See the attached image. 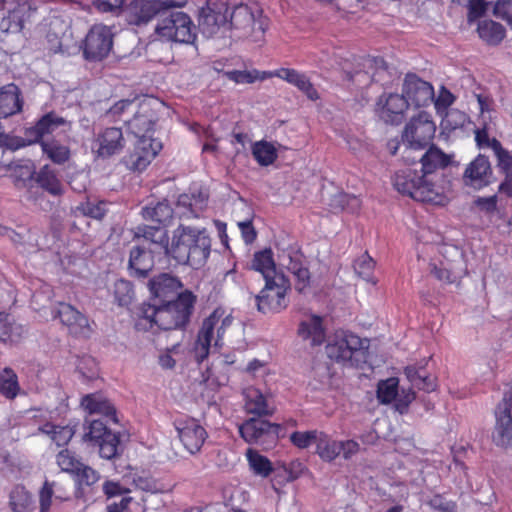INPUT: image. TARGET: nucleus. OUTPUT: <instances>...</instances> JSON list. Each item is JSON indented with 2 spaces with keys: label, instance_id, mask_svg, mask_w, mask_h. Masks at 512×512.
<instances>
[{
  "label": "nucleus",
  "instance_id": "1",
  "mask_svg": "<svg viewBox=\"0 0 512 512\" xmlns=\"http://www.w3.org/2000/svg\"><path fill=\"white\" fill-rule=\"evenodd\" d=\"M135 236L163 245L167 255L178 264L189 265L194 269L202 267L211 252V239L205 230L189 226H180L174 232L170 246L167 231L159 226L139 225Z\"/></svg>",
  "mask_w": 512,
  "mask_h": 512
},
{
  "label": "nucleus",
  "instance_id": "2",
  "mask_svg": "<svg viewBox=\"0 0 512 512\" xmlns=\"http://www.w3.org/2000/svg\"><path fill=\"white\" fill-rule=\"evenodd\" d=\"M196 302V295L190 290H185L174 300L142 303L138 311L136 329L151 330L157 327L161 330H175L185 328L190 322Z\"/></svg>",
  "mask_w": 512,
  "mask_h": 512
},
{
  "label": "nucleus",
  "instance_id": "3",
  "mask_svg": "<svg viewBox=\"0 0 512 512\" xmlns=\"http://www.w3.org/2000/svg\"><path fill=\"white\" fill-rule=\"evenodd\" d=\"M393 185L400 194L418 202L443 206L448 201L444 188L420 169L406 167L397 171L393 177Z\"/></svg>",
  "mask_w": 512,
  "mask_h": 512
},
{
  "label": "nucleus",
  "instance_id": "4",
  "mask_svg": "<svg viewBox=\"0 0 512 512\" xmlns=\"http://www.w3.org/2000/svg\"><path fill=\"white\" fill-rule=\"evenodd\" d=\"M232 322V316L226 315V310L223 307L215 308L212 313L203 320L194 346L195 360L198 364H201L209 356L213 340L214 346H222L223 336Z\"/></svg>",
  "mask_w": 512,
  "mask_h": 512
},
{
  "label": "nucleus",
  "instance_id": "5",
  "mask_svg": "<svg viewBox=\"0 0 512 512\" xmlns=\"http://www.w3.org/2000/svg\"><path fill=\"white\" fill-rule=\"evenodd\" d=\"M37 0H0L3 16L0 30L5 33H19L26 24H31L40 16Z\"/></svg>",
  "mask_w": 512,
  "mask_h": 512
},
{
  "label": "nucleus",
  "instance_id": "6",
  "mask_svg": "<svg viewBox=\"0 0 512 512\" xmlns=\"http://www.w3.org/2000/svg\"><path fill=\"white\" fill-rule=\"evenodd\" d=\"M291 289L289 278L280 275L265 280L264 287L254 296L257 310L263 314L279 313L287 308L289 300L288 291Z\"/></svg>",
  "mask_w": 512,
  "mask_h": 512
},
{
  "label": "nucleus",
  "instance_id": "7",
  "mask_svg": "<svg viewBox=\"0 0 512 512\" xmlns=\"http://www.w3.org/2000/svg\"><path fill=\"white\" fill-rule=\"evenodd\" d=\"M187 0H131L123 9L128 25L141 27L151 22L158 14L173 8H184Z\"/></svg>",
  "mask_w": 512,
  "mask_h": 512
},
{
  "label": "nucleus",
  "instance_id": "8",
  "mask_svg": "<svg viewBox=\"0 0 512 512\" xmlns=\"http://www.w3.org/2000/svg\"><path fill=\"white\" fill-rule=\"evenodd\" d=\"M328 357L337 363L357 366L364 356L362 339L350 331H336L326 346Z\"/></svg>",
  "mask_w": 512,
  "mask_h": 512
},
{
  "label": "nucleus",
  "instance_id": "9",
  "mask_svg": "<svg viewBox=\"0 0 512 512\" xmlns=\"http://www.w3.org/2000/svg\"><path fill=\"white\" fill-rule=\"evenodd\" d=\"M155 34L166 41L185 44H191L196 39L195 25L184 12H171L162 17L155 27Z\"/></svg>",
  "mask_w": 512,
  "mask_h": 512
},
{
  "label": "nucleus",
  "instance_id": "10",
  "mask_svg": "<svg viewBox=\"0 0 512 512\" xmlns=\"http://www.w3.org/2000/svg\"><path fill=\"white\" fill-rule=\"evenodd\" d=\"M115 33L112 26L96 23L88 30L81 48L83 56L89 61H102L113 48Z\"/></svg>",
  "mask_w": 512,
  "mask_h": 512
},
{
  "label": "nucleus",
  "instance_id": "11",
  "mask_svg": "<svg viewBox=\"0 0 512 512\" xmlns=\"http://www.w3.org/2000/svg\"><path fill=\"white\" fill-rule=\"evenodd\" d=\"M436 132V125L431 114L420 111L406 124L402 140L409 149L421 150L430 145Z\"/></svg>",
  "mask_w": 512,
  "mask_h": 512
},
{
  "label": "nucleus",
  "instance_id": "12",
  "mask_svg": "<svg viewBox=\"0 0 512 512\" xmlns=\"http://www.w3.org/2000/svg\"><path fill=\"white\" fill-rule=\"evenodd\" d=\"M279 266L285 268L294 276L295 289L298 293H304L311 285V273L307 266L306 257L298 247L288 246L282 249L278 255Z\"/></svg>",
  "mask_w": 512,
  "mask_h": 512
},
{
  "label": "nucleus",
  "instance_id": "13",
  "mask_svg": "<svg viewBox=\"0 0 512 512\" xmlns=\"http://www.w3.org/2000/svg\"><path fill=\"white\" fill-rule=\"evenodd\" d=\"M173 426L180 442L190 454H197L201 451L208 438V433L198 419L181 415L174 419Z\"/></svg>",
  "mask_w": 512,
  "mask_h": 512
},
{
  "label": "nucleus",
  "instance_id": "14",
  "mask_svg": "<svg viewBox=\"0 0 512 512\" xmlns=\"http://www.w3.org/2000/svg\"><path fill=\"white\" fill-rule=\"evenodd\" d=\"M495 427L492 434L493 442L497 446L508 447L512 445V379L504 393L502 400L495 408Z\"/></svg>",
  "mask_w": 512,
  "mask_h": 512
},
{
  "label": "nucleus",
  "instance_id": "15",
  "mask_svg": "<svg viewBox=\"0 0 512 512\" xmlns=\"http://www.w3.org/2000/svg\"><path fill=\"white\" fill-rule=\"evenodd\" d=\"M408 100L402 94L383 93L374 105V113L386 124L399 125L406 117Z\"/></svg>",
  "mask_w": 512,
  "mask_h": 512
},
{
  "label": "nucleus",
  "instance_id": "16",
  "mask_svg": "<svg viewBox=\"0 0 512 512\" xmlns=\"http://www.w3.org/2000/svg\"><path fill=\"white\" fill-rule=\"evenodd\" d=\"M162 149V143L153 137L137 139L133 150L124 157L125 166L134 172L144 171Z\"/></svg>",
  "mask_w": 512,
  "mask_h": 512
},
{
  "label": "nucleus",
  "instance_id": "17",
  "mask_svg": "<svg viewBox=\"0 0 512 512\" xmlns=\"http://www.w3.org/2000/svg\"><path fill=\"white\" fill-rule=\"evenodd\" d=\"M125 147L123 131L120 127H105L94 134L91 142L92 152L102 159H108L120 153Z\"/></svg>",
  "mask_w": 512,
  "mask_h": 512
},
{
  "label": "nucleus",
  "instance_id": "18",
  "mask_svg": "<svg viewBox=\"0 0 512 512\" xmlns=\"http://www.w3.org/2000/svg\"><path fill=\"white\" fill-rule=\"evenodd\" d=\"M229 12L226 0H207L199 14V24L204 33L212 35L220 27L228 26Z\"/></svg>",
  "mask_w": 512,
  "mask_h": 512
},
{
  "label": "nucleus",
  "instance_id": "19",
  "mask_svg": "<svg viewBox=\"0 0 512 512\" xmlns=\"http://www.w3.org/2000/svg\"><path fill=\"white\" fill-rule=\"evenodd\" d=\"M493 169L489 158L478 154L465 168L462 180L465 186L480 190L493 182Z\"/></svg>",
  "mask_w": 512,
  "mask_h": 512
},
{
  "label": "nucleus",
  "instance_id": "20",
  "mask_svg": "<svg viewBox=\"0 0 512 512\" xmlns=\"http://www.w3.org/2000/svg\"><path fill=\"white\" fill-rule=\"evenodd\" d=\"M402 95L410 104L416 107L429 106L434 101V88L431 83L422 80L416 74H407L403 87Z\"/></svg>",
  "mask_w": 512,
  "mask_h": 512
},
{
  "label": "nucleus",
  "instance_id": "21",
  "mask_svg": "<svg viewBox=\"0 0 512 512\" xmlns=\"http://www.w3.org/2000/svg\"><path fill=\"white\" fill-rule=\"evenodd\" d=\"M54 317L59 318L75 337L88 338L92 333L88 318L71 304L60 302Z\"/></svg>",
  "mask_w": 512,
  "mask_h": 512
},
{
  "label": "nucleus",
  "instance_id": "22",
  "mask_svg": "<svg viewBox=\"0 0 512 512\" xmlns=\"http://www.w3.org/2000/svg\"><path fill=\"white\" fill-rule=\"evenodd\" d=\"M138 109L130 120H124L127 129L137 139L144 137H153L155 126L158 121L156 111L150 106L149 103H139Z\"/></svg>",
  "mask_w": 512,
  "mask_h": 512
},
{
  "label": "nucleus",
  "instance_id": "23",
  "mask_svg": "<svg viewBox=\"0 0 512 512\" xmlns=\"http://www.w3.org/2000/svg\"><path fill=\"white\" fill-rule=\"evenodd\" d=\"M149 290L153 303L174 300L183 287L182 282L176 276L169 273H160L149 280Z\"/></svg>",
  "mask_w": 512,
  "mask_h": 512
},
{
  "label": "nucleus",
  "instance_id": "24",
  "mask_svg": "<svg viewBox=\"0 0 512 512\" xmlns=\"http://www.w3.org/2000/svg\"><path fill=\"white\" fill-rule=\"evenodd\" d=\"M278 424L271 423L261 417H251L238 426L241 438L248 444H258L269 435H276Z\"/></svg>",
  "mask_w": 512,
  "mask_h": 512
},
{
  "label": "nucleus",
  "instance_id": "25",
  "mask_svg": "<svg viewBox=\"0 0 512 512\" xmlns=\"http://www.w3.org/2000/svg\"><path fill=\"white\" fill-rule=\"evenodd\" d=\"M68 121L56 113L49 111L43 114L33 126L25 128L24 135L29 137L30 142L40 143L44 140L45 135H50L58 128L66 126Z\"/></svg>",
  "mask_w": 512,
  "mask_h": 512
},
{
  "label": "nucleus",
  "instance_id": "26",
  "mask_svg": "<svg viewBox=\"0 0 512 512\" xmlns=\"http://www.w3.org/2000/svg\"><path fill=\"white\" fill-rule=\"evenodd\" d=\"M46 39L55 51L62 49V39L71 30V19L61 13L55 12L46 19Z\"/></svg>",
  "mask_w": 512,
  "mask_h": 512
},
{
  "label": "nucleus",
  "instance_id": "27",
  "mask_svg": "<svg viewBox=\"0 0 512 512\" xmlns=\"http://www.w3.org/2000/svg\"><path fill=\"white\" fill-rule=\"evenodd\" d=\"M60 501H68L70 499V485L69 482L66 481H48L46 480L43 483L39 491V502H40V511L39 512H49L52 498Z\"/></svg>",
  "mask_w": 512,
  "mask_h": 512
},
{
  "label": "nucleus",
  "instance_id": "28",
  "mask_svg": "<svg viewBox=\"0 0 512 512\" xmlns=\"http://www.w3.org/2000/svg\"><path fill=\"white\" fill-rule=\"evenodd\" d=\"M81 405L90 415L99 414L105 417L106 422H118L116 408L102 393L85 395L81 400Z\"/></svg>",
  "mask_w": 512,
  "mask_h": 512
},
{
  "label": "nucleus",
  "instance_id": "29",
  "mask_svg": "<svg viewBox=\"0 0 512 512\" xmlns=\"http://www.w3.org/2000/svg\"><path fill=\"white\" fill-rule=\"evenodd\" d=\"M24 100L19 87L10 83L0 88V118H8L20 113Z\"/></svg>",
  "mask_w": 512,
  "mask_h": 512
},
{
  "label": "nucleus",
  "instance_id": "30",
  "mask_svg": "<svg viewBox=\"0 0 512 512\" xmlns=\"http://www.w3.org/2000/svg\"><path fill=\"white\" fill-rule=\"evenodd\" d=\"M420 170L432 181L437 177V171L450 164V157L435 145H430L420 158Z\"/></svg>",
  "mask_w": 512,
  "mask_h": 512
},
{
  "label": "nucleus",
  "instance_id": "31",
  "mask_svg": "<svg viewBox=\"0 0 512 512\" xmlns=\"http://www.w3.org/2000/svg\"><path fill=\"white\" fill-rule=\"evenodd\" d=\"M298 335L303 340H310L311 346L322 345L326 338L323 318L313 314L308 320L301 321L298 327Z\"/></svg>",
  "mask_w": 512,
  "mask_h": 512
},
{
  "label": "nucleus",
  "instance_id": "32",
  "mask_svg": "<svg viewBox=\"0 0 512 512\" xmlns=\"http://www.w3.org/2000/svg\"><path fill=\"white\" fill-rule=\"evenodd\" d=\"M282 80L296 87L309 100L317 101L320 99L319 92L306 73L298 71L294 68H284Z\"/></svg>",
  "mask_w": 512,
  "mask_h": 512
},
{
  "label": "nucleus",
  "instance_id": "33",
  "mask_svg": "<svg viewBox=\"0 0 512 512\" xmlns=\"http://www.w3.org/2000/svg\"><path fill=\"white\" fill-rule=\"evenodd\" d=\"M25 333L24 326L17 323L10 314L0 312V343L10 346L18 344Z\"/></svg>",
  "mask_w": 512,
  "mask_h": 512
},
{
  "label": "nucleus",
  "instance_id": "34",
  "mask_svg": "<svg viewBox=\"0 0 512 512\" xmlns=\"http://www.w3.org/2000/svg\"><path fill=\"white\" fill-rule=\"evenodd\" d=\"M154 266V256L151 251L140 246L133 247L130 251L129 268L132 275L146 277Z\"/></svg>",
  "mask_w": 512,
  "mask_h": 512
},
{
  "label": "nucleus",
  "instance_id": "35",
  "mask_svg": "<svg viewBox=\"0 0 512 512\" xmlns=\"http://www.w3.org/2000/svg\"><path fill=\"white\" fill-rule=\"evenodd\" d=\"M425 364H413L408 365L404 368V374L408 381L419 390H423L425 392H432L436 389L437 383L436 378L429 375L427 372Z\"/></svg>",
  "mask_w": 512,
  "mask_h": 512
},
{
  "label": "nucleus",
  "instance_id": "36",
  "mask_svg": "<svg viewBox=\"0 0 512 512\" xmlns=\"http://www.w3.org/2000/svg\"><path fill=\"white\" fill-rule=\"evenodd\" d=\"M8 506L12 512H32L35 509V501L24 485L16 484L9 491Z\"/></svg>",
  "mask_w": 512,
  "mask_h": 512
},
{
  "label": "nucleus",
  "instance_id": "37",
  "mask_svg": "<svg viewBox=\"0 0 512 512\" xmlns=\"http://www.w3.org/2000/svg\"><path fill=\"white\" fill-rule=\"evenodd\" d=\"M250 269L259 272L264 280L280 275L276 271V263L273 252L270 248L256 251L250 263Z\"/></svg>",
  "mask_w": 512,
  "mask_h": 512
},
{
  "label": "nucleus",
  "instance_id": "38",
  "mask_svg": "<svg viewBox=\"0 0 512 512\" xmlns=\"http://www.w3.org/2000/svg\"><path fill=\"white\" fill-rule=\"evenodd\" d=\"M244 397V409L248 414H253L257 417L272 414V411L269 409L266 397L259 389L253 387L245 389Z\"/></svg>",
  "mask_w": 512,
  "mask_h": 512
},
{
  "label": "nucleus",
  "instance_id": "39",
  "mask_svg": "<svg viewBox=\"0 0 512 512\" xmlns=\"http://www.w3.org/2000/svg\"><path fill=\"white\" fill-rule=\"evenodd\" d=\"M73 476L75 477L76 484V498H83L85 494V488L92 489L93 486L97 484L101 478V475L97 470L84 463L80 466V468L76 470Z\"/></svg>",
  "mask_w": 512,
  "mask_h": 512
},
{
  "label": "nucleus",
  "instance_id": "40",
  "mask_svg": "<svg viewBox=\"0 0 512 512\" xmlns=\"http://www.w3.org/2000/svg\"><path fill=\"white\" fill-rule=\"evenodd\" d=\"M479 37L488 45H499L506 36L504 26L493 20L480 21L477 27Z\"/></svg>",
  "mask_w": 512,
  "mask_h": 512
},
{
  "label": "nucleus",
  "instance_id": "41",
  "mask_svg": "<svg viewBox=\"0 0 512 512\" xmlns=\"http://www.w3.org/2000/svg\"><path fill=\"white\" fill-rule=\"evenodd\" d=\"M256 24L255 15L246 4H240L233 8L229 12L228 26L234 29H247L251 28L254 30Z\"/></svg>",
  "mask_w": 512,
  "mask_h": 512
},
{
  "label": "nucleus",
  "instance_id": "42",
  "mask_svg": "<svg viewBox=\"0 0 512 512\" xmlns=\"http://www.w3.org/2000/svg\"><path fill=\"white\" fill-rule=\"evenodd\" d=\"M43 154L53 163L62 165L70 159V148L55 138H51L40 143Z\"/></svg>",
  "mask_w": 512,
  "mask_h": 512
},
{
  "label": "nucleus",
  "instance_id": "43",
  "mask_svg": "<svg viewBox=\"0 0 512 512\" xmlns=\"http://www.w3.org/2000/svg\"><path fill=\"white\" fill-rule=\"evenodd\" d=\"M21 392L18 375L10 368L0 371V395L7 400H14Z\"/></svg>",
  "mask_w": 512,
  "mask_h": 512
},
{
  "label": "nucleus",
  "instance_id": "44",
  "mask_svg": "<svg viewBox=\"0 0 512 512\" xmlns=\"http://www.w3.org/2000/svg\"><path fill=\"white\" fill-rule=\"evenodd\" d=\"M36 182L43 190L53 196H61L64 192L61 181L49 165H44L39 170L36 176Z\"/></svg>",
  "mask_w": 512,
  "mask_h": 512
},
{
  "label": "nucleus",
  "instance_id": "45",
  "mask_svg": "<svg viewBox=\"0 0 512 512\" xmlns=\"http://www.w3.org/2000/svg\"><path fill=\"white\" fill-rule=\"evenodd\" d=\"M96 445L99 447L100 457L107 460H112L119 457L124 450L119 432H109Z\"/></svg>",
  "mask_w": 512,
  "mask_h": 512
},
{
  "label": "nucleus",
  "instance_id": "46",
  "mask_svg": "<svg viewBox=\"0 0 512 512\" xmlns=\"http://www.w3.org/2000/svg\"><path fill=\"white\" fill-rule=\"evenodd\" d=\"M251 152L260 166L267 167L272 165L278 158V152L273 143L266 140H260L253 143Z\"/></svg>",
  "mask_w": 512,
  "mask_h": 512
},
{
  "label": "nucleus",
  "instance_id": "47",
  "mask_svg": "<svg viewBox=\"0 0 512 512\" xmlns=\"http://www.w3.org/2000/svg\"><path fill=\"white\" fill-rule=\"evenodd\" d=\"M340 441L332 439L327 433L320 431L316 441V453L325 462H332L339 456Z\"/></svg>",
  "mask_w": 512,
  "mask_h": 512
},
{
  "label": "nucleus",
  "instance_id": "48",
  "mask_svg": "<svg viewBox=\"0 0 512 512\" xmlns=\"http://www.w3.org/2000/svg\"><path fill=\"white\" fill-rule=\"evenodd\" d=\"M141 214L145 220L166 224L173 217V209L168 202H158L154 206H145Z\"/></svg>",
  "mask_w": 512,
  "mask_h": 512
},
{
  "label": "nucleus",
  "instance_id": "49",
  "mask_svg": "<svg viewBox=\"0 0 512 512\" xmlns=\"http://www.w3.org/2000/svg\"><path fill=\"white\" fill-rule=\"evenodd\" d=\"M246 457L254 474L261 477H268L272 473L273 466L271 461L266 456L261 455L258 451L248 449Z\"/></svg>",
  "mask_w": 512,
  "mask_h": 512
},
{
  "label": "nucleus",
  "instance_id": "50",
  "mask_svg": "<svg viewBox=\"0 0 512 512\" xmlns=\"http://www.w3.org/2000/svg\"><path fill=\"white\" fill-rule=\"evenodd\" d=\"M399 380L396 377H390L380 380L377 384V399L381 404H390L398 396Z\"/></svg>",
  "mask_w": 512,
  "mask_h": 512
},
{
  "label": "nucleus",
  "instance_id": "51",
  "mask_svg": "<svg viewBox=\"0 0 512 512\" xmlns=\"http://www.w3.org/2000/svg\"><path fill=\"white\" fill-rule=\"evenodd\" d=\"M353 268L357 275L365 281L372 282L373 284L376 283V281L373 279L375 261L372 257L369 256L367 252L362 254L354 261Z\"/></svg>",
  "mask_w": 512,
  "mask_h": 512
},
{
  "label": "nucleus",
  "instance_id": "52",
  "mask_svg": "<svg viewBox=\"0 0 512 512\" xmlns=\"http://www.w3.org/2000/svg\"><path fill=\"white\" fill-rule=\"evenodd\" d=\"M111 431L105 422L100 419H93L89 422L84 440L96 445Z\"/></svg>",
  "mask_w": 512,
  "mask_h": 512
},
{
  "label": "nucleus",
  "instance_id": "53",
  "mask_svg": "<svg viewBox=\"0 0 512 512\" xmlns=\"http://www.w3.org/2000/svg\"><path fill=\"white\" fill-rule=\"evenodd\" d=\"M56 463L63 472L72 475L83 464L75 454L68 449H63L56 455Z\"/></svg>",
  "mask_w": 512,
  "mask_h": 512
},
{
  "label": "nucleus",
  "instance_id": "54",
  "mask_svg": "<svg viewBox=\"0 0 512 512\" xmlns=\"http://www.w3.org/2000/svg\"><path fill=\"white\" fill-rule=\"evenodd\" d=\"M319 432L318 430L295 431L290 435V441L297 448L306 449L311 444H316Z\"/></svg>",
  "mask_w": 512,
  "mask_h": 512
},
{
  "label": "nucleus",
  "instance_id": "55",
  "mask_svg": "<svg viewBox=\"0 0 512 512\" xmlns=\"http://www.w3.org/2000/svg\"><path fill=\"white\" fill-rule=\"evenodd\" d=\"M493 151L498 167L505 173L512 171V154L502 146L500 141L493 142Z\"/></svg>",
  "mask_w": 512,
  "mask_h": 512
},
{
  "label": "nucleus",
  "instance_id": "56",
  "mask_svg": "<svg viewBox=\"0 0 512 512\" xmlns=\"http://www.w3.org/2000/svg\"><path fill=\"white\" fill-rule=\"evenodd\" d=\"M46 432L51 434V439L59 447L67 445L74 435L72 428L69 426L50 425V429Z\"/></svg>",
  "mask_w": 512,
  "mask_h": 512
},
{
  "label": "nucleus",
  "instance_id": "57",
  "mask_svg": "<svg viewBox=\"0 0 512 512\" xmlns=\"http://www.w3.org/2000/svg\"><path fill=\"white\" fill-rule=\"evenodd\" d=\"M114 294L119 305L124 306L131 302L134 289L129 281L119 280L115 283Z\"/></svg>",
  "mask_w": 512,
  "mask_h": 512
},
{
  "label": "nucleus",
  "instance_id": "58",
  "mask_svg": "<svg viewBox=\"0 0 512 512\" xmlns=\"http://www.w3.org/2000/svg\"><path fill=\"white\" fill-rule=\"evenodd\" d=\"M105 206L106 203L104 201L97 203L86 201L82 202L77 209L85 216L100 220L106 214Z\"/></svg>",
  "mask_w": 512,
  "mask_h": 512
},
{
  "label": "nucleus",
  "instance_id": "59",
  "mask_svg": "<svg viewBox=\"0 0 512 512\" xmlns=\"http://www.w3.org/2000/svg\"><path fill=\"white\" fill-rule=\"evenodd\" d=\"M256 69L252 70H228L224 76L236 84H252L257 81Z\"/></svg>",
  "mask_w": 512,
  "mask_h": 512
},
{
  "label": "nucleus",
  "instance_id": "60",
  "mask_svg": "<svg viewBox=\"0 0 512 512\" xmlns=\"http://www.w3.org/2000/svg\"><path fill=\"white\" fill-rule=\"evenodd\" d=\"M36 144L35 142H30L29 137L25 136H14L9 134L0 133V145L10 149V150H18L20 148Z\"/></svg>",
  "mask_w": 512,
  "mask_h": 512
},
{
  "label": "nucleus",
  "instance_id": "61",
  "mask_svg": "<svg viewBox=\"0 0 512 512\" xmlns=\"http://www.w3.org/2000/svg\"><path fill=\"white\" fill-rule=\"evenodd\" d=\"M134 106H136L135 99H121L109 108L107 114L110 115L114 121H121L123 120V115L127 111L132 110Z\"/></svg>",
  "mask_w": 512,
  "mask_h": 512
},
{
  "label": "nucleus",
  "instance_id": "62",
  "mask_svg": "<svg viewBox=\"0 0 512 512\" xmlns=\"http://www.w3.org/2000/svg\"><path fill=\"white\" fill-rule=\"evenodd\" d=\"M103 493L107 498L118 496L126 497L130 493V489L123 486L119 481L106 480L102 485Z\"/></svg>",
  "mask_w": 512,
  "mask_h": 512
},
{
  "label": "nucleus",
  "instance_id": "63",
  "mask_svg": "<svg viewBox=\"0 0 512 512\" xmlns=\"http://www.w3.org/2000/svg\"><path fill=\"white\" fill-rule=\"evenodd\" d=\"M125 0H92L94 8L101 13H117L124 8Z\"/></svg>",
  "mask_w": 512,
  "mask_h": 512
},
{
  "label": "nucleus",
  "instance_id": "64",
  "mask_svg": "<svg viewBox=\"0 0 512 512\" xmlns=\"http://www.w3.org/2000/svg\"><path fill=\"white\" fill-rule=\"evenodd\" d=\"M494 15L506 21L512 29V0H497L494 7Z\"/></svg>",
  "mask_w": 512,
  "mask_h": 512
}]
</instances>
